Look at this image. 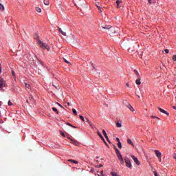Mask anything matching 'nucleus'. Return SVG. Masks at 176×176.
Here are the masks:
<instances>
[{"instance_id":"obj_35","label":"nucleus","mask_w":176,"mask_h":176,"mask_svg":"<svg viewBox=\"0 0 176 176\" xmlns=\"http://www.w3.org/2000/svg\"><path fill=\"white\" fill-rule=\"evenodd\" d=\"M57 105H58L60 108H64L63 105H61L60 103L57 102Z\"/></svg>"},{"instance_id":"obj_3","label":"nucleus","mask_w":176,"mask_h":176,"mask_svg":"<svg viewBox=\"0 0 176 176\" xmlns=\"http://www.w3.org/2000/svg\"><path fill=\"white\" fill-rule=\"evenodd\" d=\"M7 86L6 81L2 77H0V89L6 87Z\"/></svg>"},{"instance_id":"obj_51","label":"nucleus","mask_w":176,"mask_h":176,"mask_svg":"<svg viewBox=\"0 0 176 176\" xmlns=\"http://www.w3.org/2000/svg\"><path fill=\"white\" fill-rule=\"evenodd\" d=\"M160 162H162V157H160V158H158Z\"/></svg>"},{"instance_id":"obj_29","label":"nucleus","mask_w":176,"mask_h":176,"mask_svg":"<svg viewBox=\"0 0 176 176\" xmlns=\"http://www.w3.org/2000/svg\"><path fill=\"white\" fill-rule=\"evenodd\" d=\"M80 119H81V120H82V122H86V120H85V118H83L82 116H79Z\"/></svg>"},{"instance_id":"obj_49","label":"nucleus","mask_w":176,"mask_h":176,"mask_svg":"<svg viewBox=\"0 0 176 176\" xmlns=\"http://www.w3.org/2000/svg\"><path fill=\"white\" fill-rule=\"evenodd\" d=\"M100 10V13H102V10H101V8L98 9Z\"/></svg>"},{"instance_id":"obj_41","label":"nucleus","mask_w":176,"mask_h":176,"mask_svg":"<svg viewBox=\"0 0 176 176\" xmlns=\"http://www.w3.org/2000/svg\"><path fill=\"white\" fill-rule=\"evenodd\" d=\"M61 135H63V137H65V134H64V133H60Z\"/></svg>"},{"instance_id":"obj_11","label":"nucleus","mask_w":176,"mask_h":176,"mask_svg":"<svg viewBox=\"0 0 176 176\" xmlns=\"http://www.w3.org/2000/svg\"><path fill=\"white\" fill-rule=\"evenodd\" d=\"M97 134L100 137V138L101 139L102 141H104V136H102V135L101 134V133H100L98 131H97Z\"/></svg>"},{"instance_id":"obj_2","label":"nucleus","mask_w":176,"mask_h":176,"mask_svg":"<svg viewBox=\"0 0 176 176\" xmlns=\"http://www.w3.org/2000/svg\"><path fill=\"white\" fill-rule=\"evenodd\" d=\"M124 162H125V164L126 167H129V168H133V166L131 165V162L130 161V159H129V157H126L124 159Z\"/></svg>"},{"instance_id":"obj_28","label":"nucleus","mask_w":176,"mask_h":176,"mask_svg":"<svg viewBox=\"0 0 176 176\" xmlns=\"http://www.w3.org/2000/svg\"><path fill=\"white\" fill-rule=\"evenodd\" d=\"M72 111H73V113H74V115H76V116L78 115V113H77V111H76V109H73Z\"/></svg>"},{"instance_id":"obj_7","label":"nucleus","mask_w":176,"mask_h":176,"mask_svg":"<svg viewBox=\"0 0 176 176\" xmlns=\"http://www.w3.org/2000/svg\"><path fill=\"white\" fill-rule=\"evenodd\" d=\"M115 149H116V153L117 155V157H118V159H120V157H122V154L120 153V151H119V149H118V148H116V146H114Z\"/></svg>"},{"instance_id":"obj_24","label":"nucleus","mask_w":176,"mask_h":176,"mask_svg":"<svg viewBox=\"0 0 176 176\" xmlns=\"http://www.w3.org/2000/svg\"><path fill=\"white\" fill-rule=\"evenodd\" d=\"M44 5L49 6V0H43Z\"/></svg>"},{"instance_id":"obj_42","label":"nucleus","mask_w":176,"mask_h":176,"mask_svg":"<svg viewBox=\"0 0 176 176\" xmlns=\"http://www.w3.org/2000/svg\"><path fill=\"white\" fill-rule=\"evenodd\" d=\"M2 72V67H1V64H0V74Z\"/></svg>"},{"instance_id":"obj_47","label":"nucleus","mask_w":176,"mask_h":176,"mask_svg":"<svg viewBox=\"0 0 176 176\" xmlns=\"http://www.w3.org/2000/svg\"><path fill=\"white\" fill-rule=\"evenodd\" d=\"M71 127H73V129H76V126L72 125Z\"/></svg>"},{"instance_id":"obj_32","label":"nucleus","mask_w":176,"mask_h":176,"mask_svg":"<svg viewBox=\"0 0 176 176\" xmlns=\"http://www.w3.org/2000/svg\"><path fill=\"white\" fill-rule=\"evenodd\" d=\"M8 105H9V106L13 105V103H12V102L10 100H9L8 102Z\"/></svg>"},{"instance_id":"obj_26","label":"nucleus","mask_w":176,"mask_h":176,"mask_svg":"<svg viewBox=\"0 0 176 176\" xmlns=\"http://www.w3.org/2000/svg\"><path fill=\"white\" fill-rule=\"evenodd\" d=\"M135 74H136V76H138V78H140V73H138V72L137 70H134Z\"/></svg>"},{"instance_id":"obj_45","label":"nucleus","mask_w":176,"mask_h":176,"mask_svg":"<svg viewBox=\"0 0 176 176\" xmlns=\"http://www.w3.org/2000/svg\"><path fill=\"white\" fill-rule=\"evenodd\" d=\"M173 159H176V154L175 153L173 154Z\"/></svg>"},{"instance_id":"obj_1","label":"nucleus","mask_w":176,"mask_h":176,"mask_svg":"<svg viewBox=\"0 0 176 176\" xmlns=\"http://www.w3.org/2000/svg\"><path fill=\"white\" fill-rule=\"evenodd\" d=\"M36 39L38 41V44L39 45L40 47H41V49H47V50H49L50 49V47H49V45L46 44V43L42 42V41L39 40L38 38H36Z\"/></svg>"},{"instance_id":"obj_37","label":"nucleus","mask_w":176,"mask_h":176,"mask_svg":"<svg viewBox=\"0 0 176 176\" xmlns=\"http://www.w3.org/2000/svg\"><path fill=\"white\" fill-rule=\"evenodd\" d=\"M126 87H130V85L129 84V82L126 83Z\"/></svg>"},{"instance_id":"obj_36","label":"nucleus","mask_w":176,"mask_h":176,"mask_svg":"<svg viewBox=\"0 0 176 176\" xmlns=\"http://www.w3.org/2000/svg\"><path fill=\"white\" fill-rule=\"evenodd\" d=\"M106 140L108 141L109 144H111V141L109 140V138L107 136V138H106Z\"/></svg>"},{"instance_id":"obj_4","label":"nucleus","mask_w":176,"mask_h":176,"mask_svg":"<svg viewBox=\"0 0 176 176\" xmlns=\"http://www.w3.org/2000/svg\"><path fill=\"white\" fill-rule=\"evenodd\" d=\"M99 27H101L103 30H111V26L106 25L105 23H101Z\"/></svg>"},{"instance_id":"obj_8","label":"nucleus","mask_w":176,"mask_h":176,"mask_svg":"<svg viewBox=\"0 0 176 176\" xmlns=\"http://www.w3.org/2000/svg\"><path fill=\"white\" fill-rule=\"evenodd\" d=\"M158 109L162 113H164L165 115H167V116H168L170 115V113L168 112H167V111H166L160 107H158Z\"/></svg>"},{"instance_id":"obj_57","label":"nucleus","mask_w":176,"mask_h":176,"mask_svg":"<svg viewBox=\"0 0 176 176\" xmlns=\"http://www.w3.org/2000/svg\"><path fill=\"white\" fill-rule=\"evenodd\" d=\"M138 98H140V96H138Z\"/></svg>"},{"instance_id":"obj_9","label":"nucleus","mask_w":176,"mask_h":176,"mask_svg":"<svg viewBox=\"0 0 176 176\" xmlns=\"http://www.w3.org/2000/svg\"><path fill=\"white\" fill-rule=\"evenodd\" d=\"M122 2H123V0H117L116 1V5H117V8L118 9L122 8V5H120V3H122Z\"/></svg>"},{"instance_id":"obj_27","label":"nucleus","mask_w":176,"mask_h":176,"mask_svg":"<svg viewBox=\"0 0 176 176\" xmlns=\"http://www.w3.org/2000/svg\"><path fill=\"white\" fill-rule=\"evenodd\" d=\"M118 146L120 148V149H122V143L120 142L118 143Z\"/></svg>"},{"instance_id":"obj_23","label":"nucleus","mask_w":176,"mask_h":176,"mask_svg":"<svg viewBox=\"0 0 176 176\" xmlns=\"http://www.w3.org/2000/svg\"><path fill=\"white\" fill-rule=\"evenodd\" d=\"M116 126L117 127H122V122H118L116 123Z\"/></svg>"},{"instance_id":"obj_13","label":"nucleus","mask_w":176,"mask_h":176,"mask_svg":"<svg viewBox=\"0 0 176 176\" xmlns=\"http://www.w3.org/2000/svg\"><path fill=\"white\" fill-rule=\"evenodd\" d=\"M136 85H141V78L140 77H138V79L135 80Z\"/></svg>"},{"instance_id":"obj_58","label":"nucleus","mask_w":176,"mask_h":176,"mask_svg":"<svg viewBox=\"0 0 176 176\" xmlns=\"http://www.w3.org/2000/svg\"><path fill=\"white\" fill-rule=\"evenodd\" d=\"M102 176H104V175H102Z\"/></svg>"},{"instance_id":"obj_56","label":"nucleus","mask_w":176,"mask_h":176,"mask_svg":"<svg viewBox=\"0 0 176 176\" xmlns=\"http://www.w3.org/2000/svg\"><path fill=\"white\" fill-rule=\"evenodd\" d=\"M67 105H69V102H67Z\"/></svg>"},{"instance_id":"obj_12","label":"nucleus","mask_w":176,"mask_h":176,"mask_svg":"<svg viewBox=\"0 0 176 176\" xmlns=\"http://www.w3.org/2000/svg\"><path fill=\"white\" fill-rule=\"evenodd\" d=\"M58 30H59V32H60V34H62V35H63L64 36H67V33L64 32L63 31V30H61L60 28H58Z\"/></svg>"},{"instance_id":"obj_48","label":"nucleus","mask_w":176,"mask_h":176,"mask_svg":"<svg viewBox=\"0 0 176 176\" xmlns=\"http://www.w3.org/2000/svg\"><path fill=\"white\" fill-rule=\"evenodd\" d=\"M30 100H34V97L30 96Z\"/></svg>"},{"instance_id":"obj_54","label":"nucleus","mask_w":176,"mask_h":176,"mask_svg":"<svg viewBox=\"0 0 176 176\" xmlns=\"http://www.w3.org/2000/svg\"><path fill=\"white\" fill-rule=\"evenodd\" d=\"M12 75L13 76H14V72H12Z\"/></svg>"},{"instance_id":"obj_40","label":"nucleus","mask_w":176,"mask_h":176,"mask_svg":"<svg viewBox=\"0 0 176 176\" xmlns=\"http://www.w3.org/2000/svg\"><path fill=\"white\" fill-rule=\"evenodd\" d=\"M100 174L102 176L104 175V170H101Z\"/></svg>"},{"instance_id":"obj_16","label":"nucleus","mask_w":176,"mask_h":176,"mask_svg":"<svg viewBox=\"0 0 176 176\" xmlns=\"http://www.w3.org/2000/svg\"><path fill=\"white\" fill-rule=\"evenodd\" d=\"M127 142L128 144H129V145H132V146H134V144H133V141H131V140L128 139Z\"/></svg>"},{"instance_id":"obj_25","label":"nucleus","mask_w":176,"mask_h":176,"mask_svg":"<svg viewBox=\"0 0 176 176\" xmlns=\"http://www.w3.org/2000/svg\"><path fill=\"white\" fill-rule=\"evenodd\" d=\"M25 87H26L27 89H31V85H30V84L25 83Z\"/></svg>"},{"instance_id":"obj_31","label":"nucleus","mask_w":176,"mask_h":176,"mask_svg":"<svg viewBox=\"0 0 176 176\" xmlns=\"http://www.w3.org/2000/svg\"><path fill=\"white\" fill-rule=\"evenodd\" d=\"M172 60H173V61H176V55H174V56L172 57Z\"/></svg>"},{"instance_id":"obj_53","label":"nucleus","mask_w":176,"mask_h":176,"mask_svg":"<svg viewBox=\"0 0 176 176\" xmlns=\"http://www.w3.org/2000/svg\"><path fill=\"white\" fill-rule=\"evenodd\" d=\"M173 109H176V107L175 106H173Z\"/></svg>"},{"instance_id":"obj_17","label":"nucleus","mask_w":176,"mask_h":176,"mask_svg":"<svg viewBox=\"0 0 176 176\" xmlns=\"http://www.w3.org/2000/svg\"><path fill=\"white\" fill-rule=\"evenodd\" d=\"M68 162H72V163H74V164H78V161L74 160H68Z\"/></svg>"},{"instance_id":"obj_20","label":"nucleus","mask_w":176,"mask_h":176,"mask_svg":"<svg viewBox=\"0 0 176 176\" xmlns=\"http://www.w3.org/2000/svg\"><path fill=\"white\" fill-rule=\"evenodd\" d=\"M0 10H5V6L2 3H0Z\"/></svg>"},{"instance_id":"obj_34","label":"nucleus","mask_w":176,"mask_h":176,"mask_svg":"<svg viewBox=\"0 0 176 176\" xmlns=\"http://www.w3.org/2000/svg\"><path fill=\"white\" fill-rule=\"evenodd\" d=\"M64 61L65 63H66V64H69V62L67 60V59L64 58Z\"/></svg>"},{"instance_id":"obj_10","label":"nucleus","mask_w":176,"mask_h":176,"mask_svg":"<svg viewBox=\"0 0 176 176\" xmlns=\"http://www.w3.org/2000/svg\"><path fill=\"white\" fill-rule=\"evenodd\" d=\"M155 155H156L157 157H158V158L162 157V153H160V151L155 150Z\"/></svg>"},{"instance_id":"obj_21","label":"nucleus","mask_w":176,"mask_h":176,"mask_svg":"<svg viewBox=\"0 0 176 176\" xmlns=\"http://www.w3.org/2000/svg\"><path fill=\"white\" fill-rule=\"evenodd\" d=\"M36 12H37V13H41L42 12V9L37 7L36 8Z\"/></svg>"},{"instance_id":"obj_14","label":"nucleus","mask_w":176,"mask_h":176,"mask_svg":"<svg viewBox=\"0 0 176 176\" xmlns=\"http://www.w3.org/2000/svg\"><path fill=\"white\" fill-rule=\"evenodd\" d=\"M118 160L120 162V164H124V160H123V157L118 158Z\"/></svg>"},{"instance_id":"obj_55","label":"nucleus","mask_w":176,"mask_h":176,"mask_svg":"<svg viewBox=\"0 0 176 176\" xmlns=\"http://www.w3.org/2000/svg\"><path fill=\"white\" fill-rule=\"evenodd\" d=\"M102 141H103V142H104V143L106 142H105V139H104V140H102Z\"/></svg>"},{"instance_id":"obj_46","label":"nucleus","mask_w":176,"mask_h":176,"mask_svg":"<svg viewBox=\"0 0 176 176\" xmlns=\"http://www.w3.org/2000/svg\"><path fill=\"white\" fill-rule=\"evenodd\" d=\"M152 118H155L156 119H160V118H159L157 117V116H152Z\"/></svg>"},{"instance_id":"obj_15","label":"nucleus","mask_w":176,"mask_h":176,"mask_svg":"<svg viewBox=\"0 0 176 176\" xmlns=\"http://www.w3.org/2000/svg\"><path fill=\"white\" fill-rule=\"evenodd\" d=\"M86 122H88V124H89L91 127H93V124L91 123V122H90V120H89L88 118H86Z\"/></svg>"},{"instance_id":"obj_44","label":"nucleus","mask_w":176,"mask_h":176,"mask_svg":"<svg viewBox=\"0 0 176 176\" xmlns=\"http://www.w3.org/2000/svg\"><path fill=\"white\" fill-rule=\"evenodd\" d=\"M116 140H117L118 142H120V140L119 139V138H116Z\"/></svg>"},{"instance_id":"obj_50","label":"nucleus","mask_w":176,"mask_h":176,"mask_svg":"<svg viewBox=\"0 0 176 176\" xmlns=\"http://www.w3.org/2000/svg\"><path fill=\"white\" fill-rule=\"evenodd\" d=\"M104 144L107 146H108V143H107V142H104Z\"/></svg>"},{"instance_id":"obj_30","label":"nucleus","mask_w":176,"mask_h":176,"mask_svg":"<svg viewBox=\"0 0 176 176\" xmlns=\"http://www.w3.org/2000/svg\"><path fill=\"white\" fill-rule=\"evenodd\" d=\"M99 5H100V3H96V6H97V8H98V9H101V7L99 6Z\"/></svg>"},{"instance_id":"obj_22","label":"nucleus","mask_w":176,"mask_h":176,"mask_svg":"<svg viewBox=\"0 0 176 176\" xmlns=\"http://www.w3.org/2000/svg\"><path fill=\"white\" fill-rule=\"evenodd\" d=\"M102 133L105 138H108V135H107V132H105V130H102Z\"/></svg>"},{"instance_id":"obj_33","label":"nucleus","mask_w":176,"mask_h":176,"mask_svg":"<svg viewBox=\"0 0 176 176\" xmlns=\"http://www.w3.org/2000/svg\"><path fill=\"white\" fill-rule=\"evenodd\" d=\"M164 52L165 53L168 54L170 51L168 49H165Z\"/></svg>"},{"instance_id":"obj_38","label":"nucleus","mask_w":176,"mask_h":176,"mask_svg":"<svg viewBox=\"0 0 176 176\" xmlns=\"http://www.w3.org/2000/svg\"><path fill=\"white\" fill-rule=\"evenodd\" d=\"M67 125L70 126V127H71V126H72V124H71V123H69V122H67Z\"/></svg>"},{"instance_id":"obj_5","label":"nucleus","mask_w":176,"mask_h":176,"mask_svg":"<svg viewBox=\"0 0 176 176\" xmlns=\"http://www.w3.org/2000/svg\"><path fill=\"white\" fill-rule=\"evenodd\" d=\"M69 138V140H70L71 144L76 145V146H78V145H79V142H78L76 140L71 139L70 138Z\"/></svg>"},{"instance_id":"obj_43","label":"nucleus","mask_w":176,"mask_h":176,"mask_svg":"<svg viewBox=\"0 0 176 176\" xmlns=\"http://www.w3.org/2000/svg\"><path fill=\"white\" fill-rule=\"evenodd\" d=\"M92 68L93 69H96V67H94V65L92 63Z\"/></svg>"},{"instance_id":"obj_19","label":"nucleus","mask_w":176,"mask_h":176,"mask_svg":"<svg viewBox=\"0 0 176 176\" xmlns=\"http://www.w3.org/2000/svg\"><path fill=\"white\" fill-rule=\"evenodd\" d=\"M128 108L131 111V112H134V108L130 104L128 105Z\"/></svg>"},{"instance_id":"obj_39","label":"nucleus","mask_w":176,"mask_h":176,"mask_svg":"<svg viewBox=\"0 0 176 176\" xmlns=\"http://www.w3.org/2000/svg\"><path fill=\"white\" fill-rule=\"evenodd\" d=\"M154 175L155 176H159V175H157V173L156 171H154Z\"/></svg>"},{"instance_id":"obj_6","label":"nucleus","mask_w":176,"mask_h":176,"mask_svg":"<svg viewBox=\"0 0 176 176\" xmlns=\"http://www.w3.org/2000/svg\"><path fill=\"white\" fill-rule=\"evenodd\" d=\"M131 158L133 159V160L135 162V163L138 166H140V164H141L140 163V161H138V158H137L135 156L131 155Z\"/></svg>"},{"instance_id":"obj_52","label":"nucleus","mask_w":176,"mask_h":176,"mask_svg":"<svg viewBox=\"0 0 176 176\" xmlns=\"http://www.w3.org/2000/svg\"><path fill=\"white\" fill-rule=\"evenodd\" d=\"M98 167H99V168L102 167V164H100Z\"/></svg>"},{"instance_id":"obj_18","label":"nucleus","mask_w":176,"mask_h":176,"mask_svg":"<svg viewBox=\"0 0 176 176\" xmlns=\"http://www.w3.org/2000/svg\"><path fill=\"white\" fill-rule=\"evenodd\" d=\"M52 111H54V112H56L57 115L60 113V112L57 111V109L56 107H52Z\"/></svg>"}]
</instances>
